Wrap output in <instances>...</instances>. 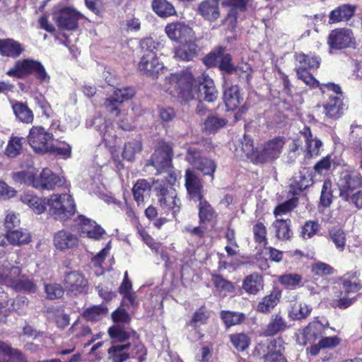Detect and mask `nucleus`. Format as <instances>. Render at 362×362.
<instances>
[{
    "label": "nucleus",
    "mask_w": 362,
    "mask_h": 362,
    "mask_svg": "<svg viewBox=\"0 0 362 362\" xmlns=\"http://www.w3.org/2000/svg\"><path fill=\"white\" fill-rule=\"evenodd\" d=\"M329 324L325 325L320 322L318 320L310 322L300 334L297 335L296 341L298 344L305 346L307 344L315 342L320 337L325 334V329Z\"/></svg>",
    "instance_id": "14"
},
{
    "label": "nucleus",
    "mask_w": 362,
    "mask_h": 362,
    "mask_svg": "<svg viewBox=\"0 0 362 362\" xmlns=\"http://www.w3.org/2000/svg\"><path fill=\"white\" fill-rule=\"evenodd\" d=\"M37 182L35 185V189L52 190L56 187H61L64 183V179L53 173L51 170L44 168L37 175Z\"/></svg>",
    "instance_id": "18"
},
{
    "label": "nucleus",
    "mask_w": 362,
    "mask_h": 362,
    "mask_svg": "<svg viewBox=\"0 0 362 362\" xmlns=\"http://www.w3.org/2000/svg\"><path fill=\"white\" fill-rule=\"evenodd\" d=\"M13 178L16 182L24 183L33 187H35V185L37 182V171L34 168L14 173Z\"/></svg>",
    "instance_id": "41"
},
{
    "label": "nucleus",
    "mask_w": 362,
    "mask_h": 362,
    "mask_svg": "<svg viewBox=\"0 0 362 362\" xmlns=\"http://www.w3.org/2000/svg\"><path fill=\"white\" fill-rule=\"evenodd\" d=\"M220 317L226 327H230L241 324L246 318L243 313L230 310H222Z\"/></svg>",
    "instance_id": "45"
},
{
    "label": "nucleus",
    "mask_w": 362,
    "mask_h": 362,
    "mask_svg": "<svg viewBox=\"0 0 362 362\" xmlns=\"http://www.w3.org/2000/svg\"><path fill=\"white\" fill-rule=\"evenodd\" d=\"M142 150V144L140 140H132L124 144L122 157L128 161H132L135 156Z\"/></svg>",
    "instance_id": "49"
},
{
    "label": "nucleus",
    "mask_w": 362,
    "mask_h": 362,
    "mask_svg": "<svg viewBox=\"0 0 362 362\" xmlns=\"http://www.w3.org/2000/svg\"><path fill=\"white\" fill-rule=\"evenodd\" d=\"M16 117L22 122L30 124L33 121L34 115L28 105L22 102H16L12 105Z\"/></svg>",
    "instance_id": "40"
},
{
    "label": "nucleus",
    "mask_w": 362,
    "mask_h": 362,
    "mask_svg": "<svg viewBox=\"0 0 362 362\" xmlns=\"http://www.w3.org/2000/svg\"><path fill=\"white\" fill-rule=\"evenodd\" d=\"M173 151L172 146L165 142L158 144L148 165L153 166L158 173L168 172L172 167Z\"/></svg>",
    "instance_id": "6"
},
{
    "label": "nucleus",
    "mask_w": 362,
    "mask_h": 362,
    "mask_svg": "<svg viewBox=\"0 0 362 362\" xmlns=\"http://www.w3.org/2000/svg\"><path fill=\"white\" fill-rule=\"evenodd\" d=\"M165 33L170 40L182 41L192 33V29L182 23L176 22L168 24Z\"/></svg>",
    "instance_id": "28"
},
{
    "label": "nucleus",
    "mask_w": 362,
    "mask_h": 362,
    "mask_svg": "<svg viewBox=\"0 0 362 362\" xmlns=\"http://www.w3.org/2000/svg\"><path fill=\"white\" fill-rule=\"evenodd\" d=\"M310 175H306L302 171L293 177L290 183V192L293 194H298L310 185Z\"/></svg>",
    "instance_id": "35"
},
{
    "label": "nucleus",
    "mask_w": 362,
    "mask_h": 362,
    "mask_svg": "<svg viewBox=\"0 0 362 362\" xmlns=\"http://www.w3.org/2000/svg\"><path fill=\"white\" fill-rule=\"evenodd\" d=\"M230 340L234 347L238 351H244L247 349L250 342V338L244 333L231 334Z\"/></svg>",
    "instance_id": "57"
},
{
    "label": "nucleus",
    "mask_w": 362,
    "mask_h": 362,
    "mask_svg": "<svg viewBox=\"0 0 362 362\" xmlns=\"http://www.w3.org/2000/svg\"><path fill=\"white\" fill-rule=\"evenodd\" d=\"M255 240L259 244L265 246L267 244V229L262 223L258 222L253 226Z\"/></svg>",
    "instance_id": "64"
},
{
    "label": "nucleus",
    "mask_w": 362,
    "mask_h": 362,
    "mask_svg": "<svg viewBox=\"0 0 362 362\" xmlns=\"http://www.w3.org/2000/svg\"><path fill=\"white\" fill-rule=\"evenodd\" d=\"M38 62L39 61L30 58L17 60L14 66L7 71L6 74L17 78H23L33 74Z\"/></svg>",
    "instance_id": "20"
},
{
    "label": "nucleus",
    "mask_w": 362,
    "mask_h": 362,
    "mask_svg": "<svg viewBox=\"0 0 362 362\" xmlns=\"http://www.w3.org/2000/svg\"><path fill=\"white\" fill-rule=\"evenodd\" d=\"M284 144L285 139L281 136L269 140L264 145L260 151H257L255 156V163H264L278 158Z\"/></svg>",
    "instance_id": "10"
},
{
    "label": "nucleus",
    "mask_w": 362,
    "mask_h": 362,
    "mask_svg": "<svg viewBox=\"0 0 362 362\" xmlns=\"http://www.w3.org/2000/svg\"><path fill=\"white\" fill-rule=\"evenodd\" d=\"M288 328L286 320L279 314L271 316L269 322L263 330V334L266 337H272L284 332Z\"/></svg>",
    "instance_id": "30"
},
{
    "label": "nucleus",
    "mask_w": 362,
    "mask_h": 362,
    "mask_svg": "<svg viewBox=\"0 0 362 362\" xmlns=\"http://www.w3.org/2000/svg\"><path fill=\"white\" fill-rule=\"evenodd\" d=\"M186 160L194 168L203 173L204 175H209L214 179V174L216 169V165L212 159L204 157L196 148L190 147L187 150Z\"/></svg>",
    "instance_id": "8"
},
{
    "label": "nucleus",
    "mask_w": 362,
    "mask_h": 362,
    "mask_svg": "<svg viewBox=\"0 0 362 362\" xmlns=\"http://www.w3.org/2000/svg\"><path fill=\"white\" fill-rule=\"evenodd\" d=\"M7 240L13 245H25L30 242L31 236L25 229H16L7 232Z\"/></svg>",
    "instance_id": "39"
},
{
    "label": "nucleus",
    "mask_w": 362,
    "mask_h": 362,
    "mask_svg": "<svg viewBox=\"0 0 362 362\" xmlns=\"http://www.w3.org/2000/svg\"><path fill=\"white\" fill-rule=\"evenodd\" d=\"M295 59L299 63L296 67H305L306 69H315L320 66L321 59L320 57L313 54H305L303 52L296 53Z\"/></svg>",
    "instance_id": "36"
},
{
    "label": "nucleus",
    "mask_w": 362,
    "mask_h": 362,
    "mask_svg": "<svg viewBox=\"0 0 362 362\" xmlns=\"http://www.w3.org/2000/svg\"><path fill=\"white\" fill-rule=\"evenodd\" d=\"M281 339H267L259 342L255 348L253 355L263 360L262 362H287L284 356L276 350L277 342Z\"/></svg>",
    "instance_id": "7"
},
{
    "label": "nucleus",
    "mask_w": 362,
    "mask_h": 362,
    "mask_svg": "<svg viewBox=\"0 0 362 362\" xmlns=\"http://www.w3.org/2000/svg\"><path fill=\"white\" fill-rule=\"evenodd\" d=\"M185 186L192 199H200L202 198V185L200 179L194 171L189 169L187 170L185 173Z\"/></svg>",
    "instance_id": "27"
},
{
    "label": "nucleus",
    "mask_w": 362,
    "mask_h": 362,
    "mask_svg": "<svg viewBox=\"0 0 362 362\" xmlns=\"http://www.w3.org/2000/svg\"><path fill=\"white\" fill-rule=\"evenodd\" d=\"M313 308L302 302H296L292 306L288 316L293 320L306 319L311 313Z\"/></svg>",
    "instance_id": "42"
},
{
    "label": "nucleus",
    "mask_w": 362,
    "mask_h": 362,
    "mask_svg": "<svg viewBox=\"0 0 362 362\" xmlns=\"http://www.w3.org/2000/svg\"><path fill=\"white\" fill-rule=\"evenodd\" d=\"M152 8L153 11L160 17H168L175 12L173 6L166 0H153Z\"/></svg>",
    "instance_id": "51"
},
{
    "label": "nucleus",
    "mask_w": 362,
    "mask_h": 362,
    "mask_svg": "<svg viewBox=\"0 0 362 362\" xmlns=\"http://www.w3.org/2000/svg\"><path fill=\"white\" fill-rule=\"evenodd\" d=\"M112 320L114 325L127 326L131 321L129 314L124 308H117L112 313Z\"/></svg>",
    "instance_id": "61"
},
{
    "label": "nucleus",
    "mask_w": 362,
    "mask_h": 362,
    "mask_svg": "<svg viewBox=\"0 0 362 362\" xmlns=\"http://www.w3.org/2000/svg\"><path fill=\"white\" fill-rule=\"evenodd\" d=\"M138 68L144 74L154 76L163 68L155 52L144 53L139 63Z\"/></svg>",
    "instance_id": "19"
},
{
    "label": "nucleus",
    "mask_w": 362,
    "mask_h": 362,
    "mask_svg": "<svg viewBox=\"0 0 362 362\" xmlns=\"http://www.w3.org/2000/svg\"><path fill=\"white\" fill-rule=\"evenodd\" d=\"M54 139L53 134L47 132L42 127L33 126L29 132L28 141L36 152L47 153L49 141Z\"/></svg>",
    "instance_id": "12"
},
{
    "label": "nucleus",
    "mask_w": 362,
    "mask_h": 362,
    "mask_svg": "<svg viewBox=\"0 0 362 362\" xmlns=\"http://www.w3.org/2000/svg\"><path fill=\"white\" fill-rule=\"evenodd\" d=\"M298 78L303 81L306 85L311 87L319 86V82L313 77V76L306 69L305 67H296Z\"/></svg>",
    "instance_id": "60"
},
{
    "label": "nucleus",
    "mask_w": 362,
    "mask_h": 362,
    "mask_svg": "<svg viewBox=\"0 0 362 362\" xmlns=\"http://www.w3.org/2000/svg\"><path fill=\"white\" fill-rule=\"evenodd\" d=\"M198 200L199 201V217L200 222L205 223L210 221L212 219L215 213L214 209L210 205V204L206 200H203L202 198Z\"/></svg>",
    "instance_id": "54"
},
{
    "label": "nucleus",
    "mask_w": 362,
    "mask_h": 362,
    "mask_svg": "<svg viewBox=\"0 0 362 362\" xmlns=\"http://www.w3.org/2000/svg\"><path fill=\"white\" fill-rule=\"evenodd\" d=\"M327 43L332 49H341L351 47L355 42L351 30L339 28L331 31L328 37Z\"/></svg>",
    "instance_id": "16"
},
{
    "label": "nucleus",
    "mask_w": 362,
    "mask_h": 362,
    "mask_svg": "<svg viewBox=\"0 0 362 362\" xmlns=\"http://www.w3.org/2000/svg\"><path fill=\"white\" fill-rule=\"evenodd\" d=\"M21 201L37 214L43 213L46 209L45 199L43 200L33 194H24L21 197Z\"/></svg>",
    "instance_id": "44"
},
{
    "label": "nucleus",
    "mask_w": 362,
    "mask_h": 362,
    "mask_svg": "<svg viewBox=\"0 0 362 362\" xmlns=\"http://www.w3.org/2000/svg\"><path fill=\"white\" fill-rule=\"evenodd\" d=\"M320 229V226L317 221H308L302 227L300 236L304 240L312 238Z\"/></svg>",
    "instance_id": "56"
},
{
    "label": "nucleus",
    "mask_w": 362,
    "mask_h": 362,
    "mask_svg": "<svg viewBox=\"0 0 362 362\" xmlns=\"http://www.w3.org/2000/svg\"><path fill=\"white\" fill-rule=\"evenodd\" d=\"M281 297V291L274 288L269 294L265 296L259 302L257 310L262 313H270L279 303Z\"/></svg>",
    "instance_id": "25"
},
{
    "label": "nucleus",
    "mask_w": 362,
    "mask_h": 362,
    "mask_svg": "<svg viewBox=\"0 0 362 362\" xmlns=\"http://www.w3.org/2000/svg\"><path fill=\"white\" fill-rule=\"evenodd\" d=\"M263 286L262 277L257 273L247 276L243 282V288L249 294H257Z\"/></svg>",
    "instance_id": "34"
},
{
    "label": "nucleus",
    "mask_w": 362,
    "mask_h": 362,
    "mask_svg": "<svg viewBox=\"0 0 362 362\" xmlns=\"http://www.w3.org/2000/svg\"><path fill=\"white\" fill-rule=\"evenodd\" d=\"M131 346L130 343L125 344L112 345L108 349L110 358L112 362H124L129 358V354L125 351L129 349Z\"/></svg>",
    "instance_id": "43"
},
{
    "label": "nucleus",
    "mask_w": 362,
    "mask_h": 362,
    "mask_svg": "<svg viewBox=\"0 0 362 362\" xmlns=\"http://www.w3.org/2000/svg\"><path fill=\"white\" fill-rule=\"evenodd\" d=\"M328 239L334 243L338 251L343 252L345 250L346 233L342 228L333 227L329 229Z\"/></svg>",
    "instance_id": "37"
},
{
    "label": "nucleus",
    "mask_w": 362,
    "mask_h": 362,
    "mask_svg": "<svg viewBox=\"0 0 362 362\" xmlns=\"http://www.w3.org/2000/svg\"><path fill=\"white\" fill-rule=\"evenodd\" d=\"M356 6L344 4L332 10L329 15V23L334 24L341 21H347L354 16Z\"/></svg>",
    "instance_id": "23"
},
{
    "label": "nucleus",
    "mask_w": 362,
    "mask_h": 362,
    "mask_svg": "<svg viewBox=\"0 0 362 362\" xmlns=\"http://www.w3.org/2000/svg\"><path fill=\"white\" fill-rule=\"evenodd\" d=\"M0 286H6L17 292L34 293L37 285L33 280L23 274L18 265H11L7 259L0 260Z\"/></svg>",
    "instance_id": "2"
},
{
    "label": "nucleus",
    "mask_w": 362,
    "mask_h": 362,
    "mask_svg": "<svg viewBox=\"0 0 362 362\" xmlns=\"http://www.w3.org/2000/svg\"><path fill=\"white\" fill-rule=\"evenodd\" d=\"M24 50L22 44L13 39H0V54L4 57L17 58Z\"/></svg>",
    "instance_id": "24"
},
{
    "label": "nucleus",
    "mask_w": 362,
    "mask_h": 362,
    "mask_svg": "<svg viewBox=\"0 0 362 362\" xmlns=\"http://www.w3.org/2000/svg\"><path fill=\"white\" fill-rule=\"evenodd\" d=\"M165 80L170 86L168 89L169 93L181 102L187 103L193 100L196 93L199 100L209 103L215 101L218 98V92L214 81L209 76L203 74L198 86L194 84V78L189 71L171 74Z\"/></svg>",
    "instance_id": "1"
},
{
    "label": "nucleus",
    "mask_w": 362,
    "mask_h": 362,
    "mask_svg": "<svg viewBox=\"0 0 362 362\" xmlns=\"http://www.w3.org/2000/svg\"><path fill=\"white\" fill-rule=\"evenodd\" d=\"M342 283L341 294L344 293L346 295L356 293L359 291L362 287L358 279V275L356 272H349L341 278Z\"/></svg>",
    "instance_id": "32"
},
{
    "label": "nucleus",
    "mask_w": 362,
    "mask_h": 362,
    "mask_svg": "<svg viewBox=\"0 0 362 362\" xmlns=\"http://www.w3.org/2000/svg\"><path fill=\"white\" fill-rule=\"evenodd\" d=\"M227 123L224 118L216 115H211L207 117L204 122V130L209 134L216 133L220 129L223 128Z\"/></svg>",
    "instance_id": "47"
},
{
    "label": "nucleus",
    "mask_w": 362,
    "mask_h": 362,
    "mask_svg": "<svg viewBox=\"0 0 362 362\" xmlns=\"http://www.w3.org/2000/svg\"><path fill=\"white\" fill-rule=\"evenodd\" d=\"M320 89L327 94L328 100L324 105V112L327 117L336 119L344 113V105L342 101V92L339 86L334 83L323 84Z\"/></svg>",
    "instance_id": "4"
},
{
    "label": "nucleus",
    "mask_w": 362,
    "mask_h": 362,
    "mask_svg": "<svg viewBox=\"0 0 362 362\" xmlns=\"http://www.w3.org/2000/svg\"><path fill=\"white\" fill-rule=\"evenodd\" d=\"M332 200V182L329 180H325L322 187L320 203L323 207L327 208L330 206Z\"/></svg>",
    "instance_id": "55"
},
{
    "label": "nucleus",
    "mask_w": 362,
    "mask_h": 362,
    "mask_svg": "<svg viewBox=\"0 0 362 362\" xmlns=\"http://www.w3.org/2000/svg\"><path fill=\"white\" fill-rule=\"evenodd\" d=\"M300 134L305 142L307 154L310 157L318 156L322 145V141L317 137H313L309 127H305Z\"/></svg>",
    "instance_id": "26"
},
{
    "label": "nucleus",
    "mask_w": 362,
    "mask_h": 362,
    "mask_svg": "<svg viewBox=\"0 0 362 362\" xmlns=\"http://www.w3.org/2000/svg\"><path fill=\"white\" fill-rule=\"evenodd\" d=\"M48 211L54 219L65 221L71 218L76 212V204L73 197L68 194H54L47 199Z\"/></svg>",
    "instance_id": "3"
},
{
    "label": "nucleus",
    "mask_w": 362,
    "mask_h": 362,
    "mask_svg": "<svg viewBox=\"0 0 362 362\" xmlns=\"http://www.w3.org/2000/svg\"><path fill=\"white\" fill-rule=\"evenodd\" d=\"M243 97L240 93V88L237 85H231L225 89L223 100L228 110H234L238 107L243 101Z\"/></svg>",
    "instance_id": "31"
},
{
    "label": "nucleus",
    "mask_w": 362,
    "mask_h": 362,
    "mask_svg": "<svg viewBox=\"0 0 362 362\" xmlns=\"http://www.w3.org/2000/svg\"><path fill=\"white\" fill-rule=\"evenodd\" d=\"M219 60L218 68L221 71L228 74L236 71V67L232 64V58L229 54H224L223 52H222Z\"/></svg>",
    "instance_id": "63"
},
{
    "label": "nucleus",
    "mask_w": 362,
    "mask_h": 362,
    "mask_svg": "<svg viewBox=\"0 0 362 362\" xmlns=\"http://www.w3.org/2000/svg\"><path fill=\"white\" fill-rule=\"evenodd\" d=\"M74 227L81 236L94 240H100L105 231L97 223L83 215L78 216L74 219Z\"/></svg>",
    "instance_id": "11"
},
{
    "label": "nucleus",
    "mask_w": 362,
    "mask_h": 362,
    "mask_svg": "<svg viewBox=\"0 0 362 362\" xmlns=\"http://www.w3.org/2000/svg\"><path fill=\"white\" fill-rule=\"evenodd\" d=\"M154 189L160 206L165 211H171L175 217L181 209V201L175 189L168 187L163 181H154Z\"/></svg>",
    "instance_id": "5"
},
{
    "label": "nucleus",
    "mask_w": 362,
    "mask_h": 362,
    "mask_svg": "<svg viewBox=\"0 0 362 362\" xmlns=\"http://www.w3.org/2000/svg\"><path fill=\"white\" fill-rule=\"evenodd\" d=\"M236 152L239 153L241 157L252 158L255 160V156L257 152H255L253 142L247 136H244L243 139L240 141L238 147L236 148Z\"/></svg>",
    "instance_id": "52"
},
{
    "label": "nucleus",
    "mask_w": 362,
    "mask_h": 362,
    "mask_svg": "<svg viewBox=\"0 0 362 362\" xmlns=\"http://www.w3.org/2000/svg\"><path fill=\"white\" fill-rule=\"evenodd\" d=\"M134 94L135 90L132 87L116 88L113 94L105 99L103 106L110 115L117 117L120 113L119 106L125 100L132 98Z\"/></svg>",
    "instance_id": "9"
},
{
    "label": "nucleus",
    "mask_w": 362,
    "mask_h": 362,
    "mask_svg": "<svg viewBox=\"0 0 362 362\" xmlns=\"http://www.w3.org/2000/svg\"><path fill=\"white\" fill-rule=\"evenodd\" d=\"M197 13L204 20L214 22L220 17L219 0H204L198 6Z\"/></svg>",
    "instance_id": "21"
},
{
    "label": "nucleus",
    "mask_w": 362,
    "mask_h": 362,
    "mask_svg": "<svg viewBox=\"0 0 362 362\" xmlns=\"http://www.w3.org/2000/svg\"><path fill=\"white\" fill-rule=\"evenodd\" d=\"M338 187L340 197L346 201L356 189L362 187V178L357 174L342 173L338 181Z\"/></svg>",
    "instance_id": "13"
},
{
    "label": "nucleus",
    "mask_w": 362,
    "mask_h": 362,
    "mask_svg": "<svg viewBox=\"0 0 362 362\" xmlns=\"http://www.w3.org/2000/svg\"><path fill=\"white\" fill-rule=\"evenodd\" d=\"M141 49L146 53L155 50H158L163 47L164 45L162 41H156L152 37H146L142 40L140 42Z\"/></svg>",
    "instance_id": "62"
},
{
    "label": "nucleus",
    "mask_w": 362,
    "mask_h": 362,
    "mask_svg": "<svg viewBox=\"0 0 362 362\" xmlns=\"http://www.w3.org/2000/svg\"><path fill=\"white\" fill-rule=\"evenodd\" d=\"M83 15L74 8L64 7L54 13L57 25L64 30H72L78 27V21Z\"/></svg>",
    "instance_id": "15"
},
{
    "label": "nucleus",
    "mask_w": 362,
    "mask_h": 362,
    "mask_svg": "<svg viewBox=\"0 0 362 362\" xmlns=\"http://www.w3.org/2000/svg\"><path fill=\"white\" fill-rule=\"evenodd\" d=\"M87 285L88 281L84 276L78 272H70L65 276L64 288L71 295L77 296L83 293Z\"/></svg>",
    "instance_id": "17"
},
{
    "label": "nucleus",
    "mask_w": 362,
    "mask_h": 362,
    "mask_svg": "<svg viewBox=\"0 0 362 362\" xmlns=\"http://www.w3.org/2000/svg\"><path fill=\"white\" fill-rule=\"evenodd\" d=\"M107 308L104 305H93L83 312V317L88 321H98L106 315Z\"/></svg>",
    "instance_id": "53"
},
{
    "label": "nucleus",
    "mask_w": 362,
    "mask_h": 362,
    "mask_svg": "<svg viewBox=\"0 0 362 362\" xmlns=\"http://www.w3.org/2000/svg\"><path fill=\"white\" fill-rule=\"evenodd\" d=\"M290 220L277 219L274 223L273 227L276 230V235L279 240H288L292 232L290 228Z\"/></svg>",
    "instance_id": "48"
},
{
    "label": "nucleus",
    "mask_w": 362,
    "mask_h": 362,
    "mask_svg": "<svg viewBox=\"0 0 362 362\" xmlns=\"http://www.w3.org/2000/svg\"><path fill=\"white\" fill-rule=\"evenodd\" d=\"M108 334L112 339L122 342L134 335L136 332L126 326L114 325L108 329Z\"/></svg>",
    "instance_id": "38"
},
{
    "label": "nucleus",
    "mask_w": 362,
    "mask_h": 362,
    "mask_svg": "<svg viewBox=\"0 0 362 362\" xmlns=\"http://www.w3.org/2000/svg\"><path fill=\"white\" fill-rule=\"evenodd\" d=\"M78 244V238L66 230L57 232L54 237V245L60 250L72 248Z\"/></svg>",
    "instance_id": "29"
},
{
    "label": "nucleus",
    "mask_w": 362,
    "mask_h": 362,
    "mask_svg": "<svg viewBox=\"0 0 362 362\" xmlns=\"http://www.w3.org/2000/svg\"><path fill=\"white\" fill-rule=\"evenodd\" d=\"M0 362H28V361L21 350L0 341Z\"/></svg>",
    "instance_id": "22"
},
{
    "label": "nucleus",
    "mask_w": 362,
    "mask_h": 362,
    "mask_svg": "<svg viewBox=\"0 0 362 362\" xmlns=\"http://www.w3.org/2000/svg\"><path fill=\"white\" fill-rule=\"evenodd\" d=\"M23 137L12 136L8 141L5 154L9 158H16L20 155L23 148Z\"/></svg>",
    "instance_id": "50"
},
{
    "label": "nucleus",
    "mask_w": 362,
    "mask_h": 362,
    "mask_svg": "<svg viewBox=\"0 0 362 362\" xmlns=\"http://www.w3.org/2000/svg\"><path fill=\"white\" fill-rule=\"evenodd\" d=\"M151 185L145 179H139L136 181L132 188V193L134 200L139 205L145 202L150 197Z\"/></svg>",
    "instance_id": "33"
},
{
    "label": "nucleus",
    "mask_w": 362,
    "mask_h": 362,
    "mask_svg": "<svg viewBox=\"0 0 362 362\" xmlns=\"http://www.w3.org/2000/svg\"><path fill=\"white\" fill-rule=\"evenodd\" d=\"M196 54L197 45L193 42L179 46L175 52V57L183 61H190Z\"/></svg>",
    "instance_id": "46"
},
{
    "label": "nucleus",
    "mask_w": 362,
    "mask_h": 362,
    "mask_svg": "<svg viewBox=\"0 0 362 362\" xmlns=\"http://www.w3.org/2000/svg\"><path fill=\"white\" fill-rule=\"evenodd\" d=\"M132 285L130 281H123L119 286V292L124 296L128 303L134 307L136 305V295L132 291Z\"/></svg>",
    "instance_id": "59"
},
{
    "label": "nucleus",
    "mask_w": 362,
    "mask_h": 362,
    "mask_svg": "<svg viewBox=\"0 0 362 362\" xmlns=\"http://www.w3.org/2000/svg\"><path fill=\"white\" fill-rule=\"evenodd\" d=\"M47 153L59 156L64 159H67L71 156V146L65 142L62 143V146H55L49 145Z\"/></svg>",
    "instance_id": "58"
}]
</instances>
